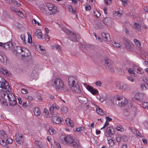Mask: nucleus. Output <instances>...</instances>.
Wrapping results in <instances>:
<instances>
[{
	"instance_id": "nucleus-48",
	"label": "nucleus",
	"mask_w": 148,
	"mask_h": 148,
	"mask_svg": "<svg viewBox=\"0 0 148 148\" xmlns=\"http://www.w3.org/2000/svg\"><path fill=\"white\" fill-rule=\"evenodd\" d=\"M122 11H121V12H120L119 11H116L114 14V15L120 17L121 16L122 14Z\"/></svg>"
},
{
	"instance_id": "nucleus-32",
	"label": "nucleus",
	"mask_w": 148,
	"mask_h": 148,
	"mask_svg": "<svg viewBox=\"0 0 148 148\" xmlns=\"http://www.w3.org/2000/svg\"><path fill=\"white\" fill-rule=\"evenodd\" d=\"M111 20V18L109 17H105L103 19V22L105 25H108V24Z\"/></svg>"
},
{
	"instance_id": "nucleus-4",
	"label": "nucleus",
	"mask_w": 148,
	"mask_h": 148,
	"mask_svg": "<svg viewBox=\"0 0 148 148\" xmlns=\"http://www.w3.org/2000/svg\"><path fill=\"white\" fill-rule=\"evenodd\" d=\"M59 107L56 104L53 103L50 106L49 108V111H48L46 108H44V113L47 117H50L52 116L53 115V113L54 111L59 109Z\"/></svg>"
},
{
	"instance_id": "nucleus-17",
	"label": "nucleus",
	"mask_w": 148,
	"mask_h": 148,
	"mask_svg": "<svg viewBox=\"0 0 148 148\" xmlns=\"http://www.w3.org/2000/svg\"><path fill=\"white\" fill-rule=\"evenodd\" d=\"M78 99L79 102L81 103L86 104L88 102V99L87 98L83 95L79 96L78 97Z\"/></svg>"
},
{
	"instance_id": "nucleus-50",
	"label": "nucleus",
	"mask_w": 148,
	"mask_h": 148,
	"mask_svg": "<svg viewBox=\"0 0 148 148\" xmlns=\"http://www.w3.org/2000/svg\"><path fill=\"white\" fill-rule=\"evenodd\" d=\"M5 140H6V142L9 144L12 143L13 142L12 139L9 138L7 137L6 139H5Z\"/></svg>"
},
{
	"instance_id": "nucleus-11",
	"label": "nucleus",
	"mask_w": 148,
	"mask_h": 148,
	"mask_svg": "<svg viewBox=\"0 0 148 148\" xmlns=\"http://www.w3.org/2000/svg\"><path fill=\"white\" fill-rule=\"evenodd\" d=\"M15 140L17 143L19 144H21L23 143L24 138L21 134H16Z\"/></svg>"
},
{
	"instance_id": "nucleus-60",
	"label": "nucleus",
	"mask_w": 148,
	"mask_h": 148,
	"mask_svg": "<svg viewBox=\"0 0 148 148\" xmlns=\"http://www.w3.org/2000/svg\"><path fill=\"white\" fill-rule=\"evenodd\" d=\"M45 39L47 41H49V36L48 35V34H45Z\"/></svg>"
},
{
	"instance_id": "nucleus-57",
	"label": "nucleus",
	"mask_w": 148,
	"mask_h": 148,
	"mask_svg": "<svg viewBox=\"0 0 148 148\" xmlns=\"http://www.w3.org/2000/svg\"><path fill=\"white\" fill-rule=\"evenodd\" d=\"M126 78L128 80L131 81V82H133L134 80V79L130 76H127L126 77Z\"/></svg>"
},
{
	"instance_id": "nucleus-59",
	"label": "nucleus",
	"mask_w": 148,
	"mask_h": 148,
	"mask_svg": "<svg viewBox=\"0 0 148 148\" xmlns=\"http://www.w3.org/2000/svg\"><path fill=\"white\" fill-rule=\"evenodd\" d=\"M21 92L23 94H27L28 93V91L27 89L25 88H22L21 89Z\"/></svg>"
},
{
	"instance_id": "nucleus-45",
	"label": "nucleus",
	"mask_w": 148,
	"mask_h": 148,
	"mask_svg": "<svg viewBox=\"0 0 148 148\" xmlns=\"http://www.w3.org/2000/svg\"><path fill=\"white\" fill-rule=\"evenodd\" d=\"M27 34L28 36V42L29 43H31L32 42V36L30 34V33L29 32H27Z\"/></svg>"
},
{
	"instance_id": "nucleus-46",
	"label": "nucleus",
	"mask_w": 148,
	"mask_h": 148,
	"mask_svg": "<svg viewBox=\"0 0 148 148\" xmlns=\"http://www.w3.org/2000/svg\"><path fill=\"white\" fill-rule=\"evenodd\" d=\"M21 39L23 40V42L24 44H26V40H25V35L24 34H22L21 35Z\"/></svg>"
},
{
	"instance_id": "nucleus-22",
	"label": "nucleus",
	"mask_w": 148,
	"mask_h": 148,
	"mask_svg": "<svg viewBox=\"0 0 148 148\" xmlns=\"http://www.w3.org/2000/svg\"><path fill=\"white\" fill-rule=\"evenodd\" d=\"M96 109L97 113L100 115H103L106 113V112L103 111L102 109L97 106H96Z\"/></svg>"
},
{
	"instance_id": "nucleus-24",
	"label": "nucleus",
	"mask_w": 148,
	"mask_h": 148,
	"mask_svg": "<svg viewBox=\"0 0 148 148\" xmlns=\"http://www.w3.org/2000/svg\"><path fill=\"white\" fill-rule=\"evenodd\" d=\"M0 72L7 76H9L10 74V72L7 70L2 67H0Z\"/></svg>"
},
{
	"instance_id": "nucleus-39",
	"label": "nucleus",
	"mask_w": 148,
	"mask_h": 148,
	"mask_svg": "<svg viewBox=\"0 0 148 148\" xmlns=\"http://www.w3.org/2000/svg\"><path fill=\"white\" fill-rule=\"evenodd\" d=\"M1 61L4 64L7 63V58L5 54H3V56L2 61Z\"/></svg>"
},
{
	"instance_id": "nucleus-35",
	"label": "nucleus",
	"mask_w": 148,
	"mask_h": 148,
	"mask_svg": "<svg viewBox=\"0 0 148 148\" xmlns=\"http://www.w3.org/2000/svg\"><path fill=\"white\" fill-rule=\"evenodd\" d=\"M96 25L97 28H99L101 29L104 27L103 25L100 22L99 20H97Z\"/></svg>"
},
{
	"instance_id": "nucleus-1",
	"label": "nucleus",
	"mask_w": 148,
	"mask_h": 148,
	"mask_svg": "<svg viewBox=\"0 0 148 148\" xmlns=\"http://www.w3.org/2000/svg\"><path fill=\"white\" fill-rule=\"evenodd\" d=\"M61 140L64 144L69 145L76 148L80 146L79 141L75 142V138L70 135L64 136L63 139H61Z\"/></svg>"
},
{
	"instance_id": "nucleus-55",
	"label": "nucleus",
	"mask_w": 148,
	"mask_h": 148,
	"mask_svg": "<svg viewBox=\"0 0 148 148\" xmlns=\"http://www.w3.org/2000/svg\"><path fill=\"white\" fill-rule=\"evenodd\" d=\"M128 72L130 74L134 75V71L131 68H129L128 70Z\"/></svg>"
},
{
	"instance_id": "nucleus-25",
	"label": "nucleus",
	"mask_w": 148,
	"mask_h": 148,
	"mask_svg": "<svg viewBox=\"0 0 148 148\" xmlns=\"http://www.w3.org/2000/svg\"><path fill=\"white\" fill-rule=\"evenodd\" d=\"M65 122L68 126H69L71 127H73V123L71 120L68 118H66L65 120Z\"/></svg>"
},
{
	"instance_id": "nucleus-58",
	"label": "nucleus",
	"mask_w": 148,
	"mask_h": 148,
	"mask_svg": "<svg viewBox=\"0 0 148 148\" xmlns=\"http://www.w3.org/2000/svg\"><path fill=\"white\" fill-rule=\"evenodd\" d=\"M143 81L148 85V78L146 77H144L143 78Z\"/></svg>"
},
{
	"instance_id": "nucleus-51",
	"label": "nucleus",
	"mask_w": 148,
	"mask_h": 148,
	"mask_svg": "<svg viewBox=\"0 0 148 148\" xmlns=\"http://www.w3.org/2000/svg\"><path fill=\"white\" fill-rule=\"evenodd\" d=\"M117 129L118 131L123 132L124 131V129L121 125H119L117 126V127L116 128Z\"/></svg>"
},
{
	"instance_id": "nucleus-5",
	"label": "nucleus",
	"mask_w": 148,
	"mask_h": 148,
	"mask_svg": "<svg viewBox=\"0 0 148 148\" xmlns=\"http://www.w3.org/2000/svg\"><path fill=\"white\" fill-rule=\"evenodd\" d=\"M125 97H115L113 100H112V103L119 106H123L125 105Z\"/></svg>"
},
{
	"instance_id": "nucleus-16",
	"label": "nucleus",
	"mask_w": 148,
	"mask_h": 148,
	"mask_svg": "<svg viewBox=\"0 0 148 148\" xmlns=\"http://www.w3.org/2000/svg\"><path fill=\"white\" fill-rule=\"evenodd\" d=\"M125 105L123 106L126 109H128L132 108V104L130 101H128L125 99Z\"/></svg>"
},
{
	"instance_id": "nucleus-63",
	"label": "nucleus",
	"mask_w": 148,
	"mask_h": 148,
	"mask_svg": "<svg viewBox=\"0 0 148 148\" xmlns=\"http://www.w3.org/2000/svg\"><path fill=\"white\" fill-rule=\"evenodd\" d=\"M108 68L109 69L111 72H113L114 71L113 66V65H111V66H110L109 68Z\"/></svg>"
},
{
	"instance_id": "nucleus-19",
	"label": "nucleus",
	"mask_w": 148,
	"mask_h": 148,
	"mask_svg": "<svg viewBox=\"0 0 148 148\" xmlns=\"http://www.w3.org/2000/svg\"><path fill=\"white\" fill-rule=\"evenodd\" d=\"M101 36L102 37L104 41H109V38H110V36L109 34L107 33H105L104 32H102L101 34Z\"/></svg>"
},
{
	"instance_id": "nucleus-7",
	"label": "nucleus",
	"mask_w": 148,
	"mask_h": 148,
	"mask_svg": "<svg viewBox=\"0 0 148 148\" xmlns=\"http://www.w3.org/2000/svg\"><path fill=\"white\" fill-rule=\"evenodd\" d=\"M8 94H9V92L6 90H3L0 91V101L1 103L4 105L8 106L6 99L4 98L6 95H7Z\"/></svg>"
},
{
	"instance_id": "nucleus-12",
	"label": "nucleus",
	"mask_w": 148,
	"mask_h": 148,
	"mask_svg": "<svg viewBox=\"0 0 148 148\" xmlns=\"http://www.w3.org/2000/svg\"><path fill=\"white\" fill-rule=\"evenodd\" d=\"M86 87V89L94 95H97L99 93L97 89L94 88L91 86L88 85Z\"/></svg>"
},
{
	"instance_id": "nucleus-13",
	"label": "nucleus",
	"mask_w": 148,
	"mask_h": 148,
	"mask_svg": "<svg viewBox=\"0 0 148 148\" xmlns=\"http://www.w3.org/2000/svg\"><path fill=\"white\" fill-rule=\"evenodd\" d=\"M12 51L17 55V54H20L24 51L22 48L20 46H13L12 49Z\"/></svg>"
},
{
	"instance_id": "nucleus-62",
	"label": "nucleus",
	"mask_w": 148,
	"mask_h": 148,
	"mask_svg": "<svg viewBox=\"0 0 148 148\" xmlns=\"http://www.w3.org/2000/svg\"><path fill=\"white\" fill-rule=\"evenodd\" d=\"M33 21L34 22V23L36 24V25H40V23L38 22L37 21L36 19H33L32 20V22H33Z\"/></svg>"
},
{
	"instance_id": "nucleus-53",
	"label": "nucleus",
	"mask_w": 148,
	"mask_h": 148,
	"mask_svg": "<svg viewBox=\"0 0 148 148\" xmlns=\"http://www.w3.org/2000/svg\"><path fill=\"white\" fill-rule=\"evenodd\" d=\"M114 47H115L116 48H119L121 47V45L118 43H116L115 42H114V44L113 45Z\"/></svg>"
},
{
	"instance_id": "nucleus-61",
	"label": "nucleus",
	"mask_w": 148,
	"mask_h": 148,
	"mask_svg": "<svg viewBox=\"0 0 148 148\" xmlns=\"http://www.w3.org/2000/svg\"><path fill=\"white\" fill-rule=\"evenodd\" d=\"M95 85L97 86H100L101 85V82L100 81H97L95 83Z\"/></svg>"
},
{
	"instance_id": "nucleus-21",
	"label": "nucleus",
	"mask_w": 148,
	"mask_h": 148,
	"mask_svg": "<svg viewBox=\"0 0 148 148\" xmlns=\"http://www.w3.org/2000/svg\"><path fill=\"white\" fill-rule=\"evenodd\" d=\"M24 52L26 53L22 54V56L23 57H24L25 58L27 59V58H31V56L29 55L30 54L28 50L25 49V50H24L23 52Z\"/></svg>"
},
{
	"instance_id": "nucleus-31",
	"label": "nucleus",
	"mask_w": 148,
	"mask_h": 148,
	"mask_svg": "<svg viewBox=\"0 0 148 148\" xmlns=\"http://www.w3.org/2000/svg\"><path fill=\"white\" fill-rule=\"evenodd\" d=\"M123 84L121 83H117L116 84V88L121 90H123Z\"/></svg>"
},
{
	"instance_id": "nucleus-56",
	"label": "nucleus",
	"mask_w": 148,
	"mask_h": 148,
	"mask_svg": "<svg viewBox=\"0 0 148 148\" xmlns=\"http://www.w3.org/2000/svg\"><path fill=\"white\" fill-rule=\"evenodd\" d=\"M122 4L124 6L127 5V0H121Z\"/></svg>"
},
{
	"instance_id": "nucleus-10",
	"label": "nucleus",
	"mask_w": 148,
	"mask_h": 148,
	"mask_svg": "<svg viewBox=\"0 0 148 148\" xmlns=\"http://www.w3.org/2000/svg\"><path fill=\"white\" fill-rule=\"evenodd\" d=\"M2 87L1 88V90H3L7 91L8 92H10L9 90L10 89V86L9 85V83L5 80L1 84Z\"/></svg>"
},
{
	"instance_id": "nucleus-47",
	"label": "nucleus",
	"mask_w": 148,
	"mask_h": 148,
	"mask_svg": "<svg viewBox=\"0 0 148 148\" xmlns=\"http://www.w3.org/2000/svg\"><path fill=\"white\" fill-rule=\"evenodd\" d=\"M69 9L70 11L71 12H72V13L75 14L76 13V11L74 9H73L72 8V7L71 5H69Z\"/></svg>"
},
{
	"instance_id": "nucleus-49",
	"label": "nucleus",
	"mask_w": 148,
	"mask_h": 148,
	"mask_svg": "<svg viewBox=\"0 0 148 148\" xmlns=\"http://www.w3.org/2000/svg\"><path fill=\"white\" fill-rule=\"evenodd\" d=\"M140 88L142 90H145L146 89V87L144 83H142L140 84Z\"/></svg>"
},
{
	"instance_id": "nucleus-33",
	"label": "nucleus",
	"mask_w": 148,
	"mask_h": 148,
	"mask_svg": "<svg viewBox=\"0 0 148 148\" xmlns=\"http://www.w3.org/2000/svg\"><path fill=\"white\" fill-rule=\"evenodd\" d=\"M132 43L130 42L127 43H125L126 47L128 51H131L132 50Z\"/></svg>"
},
{
	"instance_id": "nucleus-20",
	"label": "nucleus",
	"mask_w": 148,
	"mask_h": 148,
	"mask_svg": "<svg viewBox=\"0 0 148 148\" xmlns=\"http://www.w3.org/2000/svg\"><path fill=\"white\" fill-rule=\"evenodd\" d=\"M69 38L71 40L75 42L77 40L76 35L73 33H70L69 34Z\"/></svg>"
},
{
	"instance_id": "nucleus-18",
	"label": "nucleus",
	"mask_w": 148,
	"mask_h": 148,
	"mask_svg": "<svg viewBox=\"0 0 148 148\" xmlns=\"http://www.w3.org/2000/svg\"><path fill=\"white\" fill-rule=\"evenodd\" d=\"M2 46L6 49H12L13 45L12 42L9 41L6 43H3V45Z\"/></svg>"
},
{
	"instance_id": "nucleus-38",
	"label": "nucleus",
	"mask_w": 148,
	"mask_h": 148,
	"mask_svg": "<svg viewBox=\"0 0 148 148\" xmlns=\"http://www.w3.org/2000/svg\"><path fill=\"white\" fill-rule=\"evenodd\" d=\"M136 70L137 71L136 72L138 73L142 74H143L144 72V70L141 68L139 67L137 68Z\"/></svg>"
},
{
	"instance_id": "nucleus-34",
	"label": "nucleus",
	"mask_w": 148,
	"mask_h": 148,
	"mask_svg": "<svg viewBox=\"0 0 148 148\" xmlns=\"http://www.w3.org/2000/svg\"><path fill=\"white\" fill-rule=\"evenodd\" d=\"M133 27L138 31H140L141 30L140 25L136 23H134Z\"/></svg>"
},
{
	"instance_id": "nucleus-2",
	"label": "nucleus",
	"mask_w": 148,
	"mask_h": 148,
	"mask_svg": "<svg viewBox=\"0 0 148 148\" xmlns=\"http://www.w3.org/2000/svg\"><path fill=\"white\" fill-rule=\"evenodd\" d=\"M69 86L71 90L77 93H82L81 88L76 79L73 76H70L68 78Z\"/></svg>"
},
{
	"instance_id": "nucleus-29",
	"label": "nucleus",
	"mask_w": 148,
	"mask_h": 148,
	"mask_svg": "<svg viewBox=\"0 0 148 148\" xmlns=\"http://www.w3.org/2000/svg\"><path fill=\"white\" fill-rule=\"evenodd\" d=\"M41 113L40 109L38 108H34V113L35 115L39 116Z\"/></svg>"
},
{
	"instance_id": "nucleus-28",
	"label": "nucleus",
	"mask_w": 148,
	"mask_h": 148,
	"mask_svg": "<svg viewBox=\"0 0 148 148\" xmlns=\"http://www.w3.org/2000/svg\"><path fill=\"white\" fill-rule=\"evenodd\" d=\"M35 36H37V37L39 38H41L42 37V32L40 30H37L35 33Z\"/></svg>"
},
{
	"instance_id": "nucleus-64",
	"label": "nucleus",
	"mask_w": 148,
	"mask_h": 148,
	"mask_svg": "<svg viewBox=\"0 0 148 148\" xmlns=\"http://www.w3.org/2000/svg\"><path fill=\"white\" fill-rule=\"evenodd\" d=\"M54 143L56 145L57 147H58L59 148H61V145L59 143L57 142H55Z\"/></svg>"
},
{
	"instance_id": "nucleus-41",
	"label": "nucleus",
	"mask_w": 148,
	"mask_h": 148,
	"mask_svg": "<svg viewBox=\"0 0 148 148\" xmlns=\"http://www.w3.org/2000/svg\"><path fill=\"white\" fill-rule=\"evenodd\" d=\"M94 14L95 15L97 18H99L101 16L100 12L97 10H96L94 11Z\"/></svg>"
},
{
	"instance_id": "nucleus-37",
	"label": "nucleus",
	"mask_w": 148,
	"mask_h": 148,
	"mask_svg": "<svg viewBox=\"0 0 148 148\" xmlns=\"http://www.w3.org/2000/svg\"><path fill=\"white\" fill-rule=\"evenodd\" d=\"M134 41L137 47L140 49L141 47V45L140 42L138 40L134 39Z\"/></svg>"
},
{
	"instance_id": "nucleus-42",
	"label": "nucleus",
	"mask_w": 148,
	"mask_h": 148,
	"mask_svg": "<svg viewBox=\"0 0 148 148\" xmlns=\"http://www.w3.org/2000/svg\"><path fill=\"white\" fill-rule=\"evenodd\" d=\"M143 107L145 109H147L148 108V103L147 102H144L142 103Z\"/></svg>"
},
{
	"instance_id": "nucleus-6",
	"label": "nucleus",
	"mask_w": 148,
	"mask_h": 148,
	"mask_svg": "<svg viewBox=\"0 0 148 148\" xmlns=\"http://www.w3.org/2000/svg\"><path fill=\"white\" fill-rule=\"evenodd\" d=\"M7 98L10 105L14 106L17 104L16 99L12 93L9 92V94H7Z\"/></svg>"
},
{
	"instance_id": "nucleus-40",
	"label": "nucleus",
	"mask_w": 148,
	"mask_h": 148,
	"mask_svg": "<svg viewBox=\"0 0 148 148\" xmlns=\"http://www.w3.org/2000/svg\"><path fill=\"white\" fill-rule=\"evenodd\" d=\"M107 139L108 140V143L110 146H112L114 145V140L111 139H109V138H108Z\"/></svg>"
},
{
	"instance_id": "nucleus-3",
	"label": "nucleus",
	"mask_w": 148,
	"mask_h": 148,
	"mask_svg": "<svg viewBox=\"0 0 148 148\" xmlns=\"http://www.w3.org/2000/svg\"><path fill=\"white\" fill-rule=\"evenodd\" d=\"M52 84L54 87L57 90L61 91L64 90V85L62 81L59 77L53 78L52 80Z\"/></svg>"
},
{
	"instance_id": "nucleus-30",
	"label": "nucleus",
	"mask_w": 148,
	"mask_h": 148,
	"mask_svg": "<svg viewBox=\"0 0 148 148\" xmlns=\"http://www.w3.org/2000/svg\"><path fill=\"white\" fill-rule=\"evenodd\" d=\"M9 2L11 4L14 5L16 6L19 7L21 6V4L19 2L15 0H10Z\"/></svg>"
},
{
	"instance_id": "nucleus-9",
	"label": "nucleus",
	"mask_w": 148,
	"mask_h": 148,
	"mask_svg": "<svg viewBox=\"0 0 148 148\" xmlns=\"http://www.w3.org/2000/svg\"><path fill=\"white\" fill-rule=\"evenodd\" d=\"M63 120V119L58 116V114H56L55 115L52 117V122L56 124L60 123Z\"/></svg>"
},
{
	"instance_id": "nucleus-43",
	"label": "nucleus",
	"mask_w": 148,
	"mask_h": 148,
	"mask_svg": "<svg viewBox=\"0 0 148 148\" xmlns=\"http://www.w3.org/2000/svg\"><path fill=\"white\" fill-rule=\"evenodd\" d=\"M130 89L129 87L127 84H123V90H124L126 91H128Z\"/></svg>"
},
{
	"instance_id": "nucleus-23",
	"label": "nucleus",
	"mask_w": 148,
	"mask_h": 148,
	"mask_svg": "<svg viewBox=\"0 0 148 148\" xmlns=\"http://www.w3.org/2000/svg\"><path fill=\"white\" fill-rule=\"evenodd\" d=\"M105 64L106 67L109 68L110 66L113 65L112 62L110 59H106L105 60Z\"/></svg>"
},
{
	"instance_id": "nucleus-26",
	"label": "nucleus",
	"mask_w": 148,
	"mask_h": 148,
	"mask_svg": "<svg viewBox=\"0 0 148 148\" xmlns=\"http://www.w3.org/2000/svg\"><path fill=\"white\" fill-rule=\"evenodd\" d=\"M0 139L1 138L3 139H6L7 138L8 136L5 134V132L3 130L0 131Z\"/></svg>"
},
{
	"instance_id": "nucleus-52",
	"label": "nucleus",
	"mask_w": 148,
	"mask_h": 148,
	"mask_svg": "<svg viewBox=\"0 0 148 148\" xmlns=\"http://www.w3.org/2000/svg\"><path fill=\"white\" fill-rule=\"evenodd\" d=\"M84 127L83 126L81 127L76 129V130L77 132H80L83 130L84 129Z\"/></svg>"
},
{
	"instance_id": "nucleus-44",
	"label": "nucleus",
	"mask_w": 148,
	"mask_h": 148,
	"mask_svg": "<svg viewBox=\"0 0 148 148\" xmlns=\"http://www.w3.org/2000/svg\"><path fill=\"white\" fill-rule=\"evenodd\" d=\"M127 110L125 109L123 111V114L125 116H128L130 114V112Z\"/></svg>"
},
{
	"instance_id": "nucleus-8",
	"label": "nucleus",
	"mask_w": 148,
	"mask_h": 148,
	"mask_svg": "<svg viewBox=\"0 0 148 148\" xmlns=\"http://www.w3.org/2000/svg\"><path fill=\"white\" fill-rule=\"evenodd\" d=\"M45 7L47 8L49 11L51 12V13L52 14H55L57 12V7L51 3H48Z\"/></svg>"
},
{
	"instance_id": "nucleus-54",
	"label": "nucleus",
	"mask_w": 148,
	"mask_h": 148,
	"mask_svg": "<svg viewBox=\"0 0 148 148\" xmlns=\"http://www.w3.org/2000/svg\"><path fill=\"white\" fill-rule=\"evenodd\" d=\"M48 132L50 134L53 135L55 133L56 131L54 130L49 129L48 131Z\"/></svg>"
},
{
	"instance_id": "nucleus-36",
	"label": "nucleus",
	"mask_w": 148,
	"mask_h": 148,
	"mask_svg": "<svg viewBox=\"0 0 148 148\" xmlns=\"http://www.w3.org/2000/svg\"><path fill=\"white\" fill-rule=\"evenodd\" d=\"M61 110L62 113L65 114L68 112V109L67 107L64 106L62 108Z\"/></svg>"
},
{
	"instance_id": "nucleus-14",
	"label": "nucleus",
	"mask_w": 148,
	"mask_h": 148,
	"mask_svg": "<svg viewBox=\"0 0 148 148\" xmlns=\"http://www.w3.org/2000/svg\"><path fill=\"white\" fill-rule=\"evenodd\" d=\"M114 128L112 127H108L106 130V132L108 136H111L115 134Z\"/></svg>"
},
{
	"instance_id": "nucleus-27",
	"label": "nucleus",
	"mask_w": 148,
	"mask_h": 148,
	"mask_svg": "<svg viewBox=\"0 0 148 148\" xmlns=\"http://www.w3.org/2000/svg\"><path fill=\"white\" fill-rule=\"evenodd\" d=\"M45 8L42 9H41V10L42 13L45 15H50L52 14L50 11H49V10L47 9V8L44 6Z\"/></svg>"
},
{
	"instance_id": "nucleus-15",
	"label": "nucleus",
	"mask_w": 148,
	"mask_h": 148,
	"mask_svg": "<svg viewBox=\"0 0 148 148\" xmlns=\"http://www.w3.org/2000/svg\"><path fill=\"white\" fill-rule=\"evenodd\" d=\"M144 94L142 93H137L135 95L134 97L137 101H142Z\"/></svg>"
}]
</instances>
